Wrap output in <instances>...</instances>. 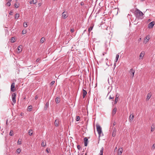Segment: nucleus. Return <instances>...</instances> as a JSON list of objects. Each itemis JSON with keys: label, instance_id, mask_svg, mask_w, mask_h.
Listing matches in <instances>:
<instances>
[{"label": "nucleus", "instance_id": "obj_1", "mask_svg": "<svg viewBox=\"0 0 155 155\" xmlns=\"http://www.w3.org/2000/svg\"><path fill=\"white\" fill-rule=\"evenodd\" d=\"M134 14L136 17H138L141 19L143 18L142 16L144 15L142 12L137 8H136V10L134 12Z\"/></svg>", "mask_w": 155, "mask_h": 155}, {"label": "nucleus", "instance_id": "obj_2", "mask_svg": "<svg viewBox=\"0 0 155 155\" xmlns=\"http://www.w3.org/2000/svg\"><path fill=\"white\" fill-rule=\"evenodd\" d=\"M97 131L99 135V137L101 136V134L102 132V129L100 126L99 124H97L96 125Z\"/></svg>", "mask_w": 155, "mask_h": 155}, {"label": "nucleus", "instance_id": "obj_3", "mask_svg": "<svg viewBox=\"0 0 155 155\" xmlns=\"http://www.w3.org/2000/svg\"><path fill=\"white\" fill-rule=\"evenodd\" d=\"M16 94L15 93H13L12 95V97L13 103L15 104L16 103Z\"/></svg>", "mask_w": 155, "mask_h": 155}, {"label": "nucleus", "instance_id": "obj_4", "mask_svg": "<svg viewBox=\"0 0 155 155\" xmlns=\"http://www.w3.org/2000/svg\"><path fill=\"white\" fill-rule=\"evenodd\" d=\"M11 90L13 92H14L15 91V84L14 83H13L11 84Z\"/></svg>", "mask_w": 155, "mask_h": 155}, {"label": "nucleus", "instance_id": "obj_5", "mask_svg": "<svg viewBox=\"0 0 155 155\" xmlns=\"http://www.w3.org/2000/svg\"><path fill=\"white\" fill-rule=\"evenodd\" d=\"M61 15L62 17L64 19H65L68 17L67 12L65 11L62 13Z\"/></svg>", "mask_w": 155, "mask_h": 155}, {"label": "nucleus", "instance_id": "obj_6", "mask_svg": "<svg viewBox=\"0 0 155 155\" xmlns=\"http://www.w3.org/2000/svg\"><path fill=\"white\" fill-rule=\"evenodd\" d=\"M135 72V70L133 68L131 69L130 70V74L132 78L134 77Z\"/></svg>", "mask_w": 155, "mask_h": 155}, {"label": "nucleus", "instance_id": "obj_7", "mask_svg": "<svg viewBox=\"0 0 155 155\" xmlns=\"http://www.w3.org/2000/svg\"><path fill=\"white\" fill-rule=\"evenodd\" d=\"M22 51V46L21 45L19 46L18 47L17 49V52L18 53H20Z\"/></svg>", "mask_w": 155, "mask_h": 155}, {"label": "nucleus", "instance_id": "obj_8", "mask_svg": "<svg viewBox=\"0 0 155 155\" xmlns=\"http://www.w3.org/2000/svg\"><path fill=\"white\" fill-rule=\"evenodd\" d=\"M84 144L85 146H87L88 143V139L87 137H85L84 139Z\"/></svg>", "mask_w": 155, "mask_h": 155}, {"label": "nucleus", "instance_id": "obj_9", "mask_svg": "<svg viewBox=\"0 0 155 155\" xmlns=\"http://www.w3.org/2000/svg\"><path fill=\"white\" fill-rule=\"evenodd\" d=\"M119 96V95L118 94H117L116 95L114 101L115 104H116L117 103L118 101Z\"/></svg>", "mask_w": 155, "mask_h": 155}, {"label": "nucleus", "instance_id": "obj_10", "mask_svg": "<svg viewBox=\"0 0 155 155\" xmlns=\"http://www.w3.org/2000/svg\"><path fill=\"white\" fill-rule=\"evenodd\" d=\"M117 130L115 127H114L113 129V131L112 134V136L113 137H115L116 135Z\"/></svg>", "mask_w": 155, "mask_h": 155}, {"label": "nucleus", "instance_id": "obj_11", "mask_svg": "<svg viewBox=\"0 0 155 155\" xmlns=\"http://www.w3.org/2000/svg\"><path fill=\"white\" fill-rule=\"evenodd\" d=\"M150 39L149 37L147 36H146L144 38V43H146Z\"/></svg>", "mask_w": 155, "mask_h": 155}, {"label": "nucleus", "instance_id": "obj_12", "mask_svg": "<svg viewBox=\"0 0 155 155\" xmlns=\"http://www.w3.org/2000/svg\"><path fill=\"white\" fill-rule=\"evenodd\" d=\"M82 94L83 98H84L87 94V92L84 89L82 90Z\"/></svg>", "mask_w": 155, "mask_h": 155}, {"label": "nucleus", "instance_id": "obj_13", "mask_svg": "<svg viewBox=\"0 0 155 155\" xmlns=\"http://www.w3.org/2000/svg\"><path fill=\"white\" fill-rule=\"evenodd\" d=\"M154 24V21H152L150 22L149 25V27L150 28H152L153 27Z\"/></svg>", "mask_w": 155, "mask_h": 155}, {"label": "nucleus", "instance_id": "obj_14", "mask_svg": "<svg viewBox=\"0 0 155 155\" xmlns=\"http://www.w3.org/2000/svg\"><path fill=\"white\" fill-rule=\"evenodd\" d=\"M123 151V150L122 148H119L118 151V155H121V153H122V152Z\"/></svg>", "mask_w": 155, "mask_h": 155}, {"label": "nucleus", "instance_id": "obj_15", "mask_svg": "<svg viewBox=\"0 0 155 155\" xmlns=\"http://www.w3.org/2000/svg\"><path fill=\"white\" fill-rule=\"evenodd\" d=\"M134 115L133 114H130V116L129 118V121L130 122H132L134 119Z\"/></svg>", "mask_w": 155, "mask_h": 155}, {"label": "nucleus", "instance_id": "obj_16", "mask_svg": "<svg viewBox=\"0 0 155 155\" xmlns=\"http://www.w3.org/2000/svg\"><path fill=\"white\" fill-rule=\"evenodd\" d=\"M55 102L56 103L58 104L60 101V98L59 97H56L55 100Z\"/></svg>", "mask_w": 155, "mask_h": 155}, {"label": "nucleus", "instance_id": "obj_17", "mask_svg": "<svg viewBox=\"0 0 155 155\" xmlns=\"http://www.w3.org/2000/svg\"><path fill=\"white\" fill-rule=\"evenodd\" d=\"M54 124L56 126H58L59 125V120L58 119H56L55 120Z\"/></svg>", "mask_w": 155, "mask_h": 155}, {"label": "nucleus", "instance_id": "obj_18", "mask_svg": "<svg viewBox=\"0 0 155 155\" xmlns=\"http://www.w3.org/2000/svg\"><path fill=\"white\" fill-rule=\"evenodd\" d=\"M144 55V53H143V52H142L140 54L139 56V59H142Z\"/></svg>", "mask_w": 155, "mask_h": 155}, {"label": "nucleus", "instance_id": "obj_19", "mask_svg": "<svg viewBox=\"0 0 155 155\" xmlns=\"http://www.w3.org/2000/svg\"><path fill=\"white\" fill-rule=\"evenodd\" d=\"M117 109L116 107H115L113 109V111H112V113L113 116H114L116 114V113L117 112Z\"/></svg>", "mask_w": 155, "mask_h": 155}, {"label": "nucleus", "instance_id": "obj_20", "mask_svg": "<svg viewBox=\"0 0 155 155\" xmlns=\"http://www.w3.org/2000/svg\"><path fill=\"white\" fill-rule=\"evenodd\" d=\"M151 96V93H149L148 94L147 97L146 99L147 100H148L150 99Z\"/></svg>", "mask_w": 155, "mask_h": 155}, {"label": "nucleus", "instance_id": "obj_21", "mask_svg": "<svg viewBox=\"0 0 155 155\" xmlns=\"http://www.w3.org/2000/svg\"><path fill=\"white\" fill-rule=\"evenodd\" d=\"M37 2V0H32L30 2V4H35Z\"/></svg>", "mask_w": 155, "mask_h": 155}, {"label": "nucleus", "instance_id": "obj_22", "mask_svg": "<svg viewBox=\"0 0 155 155\" xmlns=\"http://www.w3.org/2000/svg\"><path fill=\"white\" fill-rule=\"evenodd\" d=\"M103 151H104V148L103 147H102L101 148V150L100 151L99 155H103Z\"/></svg>", "mask_w": 155, "mask_h": 155}, {"label": "nucleus", "instance_id": "obj_23", "mask_svg": "<svg viewBox=\"0 0 155 155\" xmlns=\"http://www.w3.org/2000/svg\"><path fill=\"white\" fill-rule=\"evenodd\" d=\"M11 0H9L5 4L6 5H8L9 6H10L11 5Z\"/></svg>", "mask_w": 155, "mask_h": 155}, {"label": "nucleus", "instance_id": "obj_24", "mask_svg": "<svg viewBox=\"0 0 155 155\" xmlns=\"http://www.w3.org/2000/svg\"><path fill=\"white\" fill-rule=\"evenodd\" d=\"M32 130L30 129L29 130L28 132V134H29V135L30 136H31L32 134Z\"/></svg>", "mask_w": 155, "mask_h": 155}, {"label": "nucleus", "instance_id": "obj_25", "mask_svg": "<svg viewBox=\"0 0 155 155\" xmlns=\"http://www.w3.org/2000/svg\"><path fill=\"white\" fill-rule=\"evenodd\" d=\"M48 105H49V102H47L45 104V107H44L45 109V110H46L47 109Z\"/></svg>", "mask_w": 155, "mask_h": 155}, {"label": "nucleus", "instance_id": "obj_26", "mask_svg": "<svg viewBox=\"0 0 155 155\" xmlns=\"http://www.w3.org/2000/svg\"><path fill=\"white\" fill-rule=\"evenodd\" d=\"M45 38H44L43 37L41 38L40 41V43H43L45 41Z\"/></svg>", "mask_w": 155, "mask_h": 155}, {"label": "nucleus", "instance_id": "obj_27", "mask_svg": "<svg viewBox=\"0 0 155 155\" xmlns=\"http://www.w3.org/2000/svg\"><path fill=\"white\" fill-rule=\"evenodd\" d=\"M19 14L18 13H16L15 15V19H18V18L19 17Z\"/></svg>", "mask_w": 155, "mask_h": 155}, {"label": "nucleus", "instance_id": "obj_28", "mask_svg": "<svg viewBox=\"0 0 155 155\" xmlns=\"http://www.w3.org/2000/svg\"><path fill=\"white\" fill-rule=\"evenodd\" d=\"M41 145L43 147H45L46 145V142H45L44 141H42Z\"/></svg>", "mask_w": 155, "mask_h": 155}, {"label": "nucleus", "instance_id": "obj_29", "mask_svg": "<svg viewBox=\"0 0 155 155\" xmlns=\"http://www.w3.org/2000/svg\"><path fill=\"white\" fill-rule=\"evenodd\" d=\"M32 106H31V105H30V106H29L28 108V110L29 111H31L32 110Z\"/></svg>", "mask_w": 155, "mask_h": 155}, {"label": "nucleus", "instance_id": "obj_30", "mask_svg": "<svg viewBox=\"0 0 155 155\" xmlns=\"http://www.w3.org/2000/svg\"><path fill=\"white\" fill-rule=\"evenodd\" d=\"M15 38L14 37H12L11 39V42L12 43H14L15 42Z\"/></svg>", "mask_w": 155, "mask_h": 155}, {"label": "nucleus", "instance_id": "obj_31", "mask_svg": "<svg viewBox=\"0 0 155 155\" xmlns=\"http://www.w3.org/2000/svg\"><path fill=\"white\" fill-rule=\"evenodd\" d=\"M93 28V26H90L88 28V31L89 33H90L92 29Z\"/></svg>", "mask_w": 155, "mask_h": 155}, {"label": "nucleus", "instance_id": "obj_32", "mask_svg": "<svg viewBox=\"0 0 155 155\" xmlns=\"http://www.w3.org/2000/svg\"><path fill=\"white\" fill-rule=\"evenodd\" d=\"M119 55L118 54H117L116 55V59H115V61L116 62H117V61H118V58H119Z\"/></svg>", "mask_w": 155, "mask_h": 155}, {"label": "nucleus", "instance_id": "obj_33", "mask_svg": "<svg viewBox=\"0 0 155 155\" xmlns=\"http://www.w3.org/2000/svg\"><path fill=\"white\" fill-rule=\"evenodd\" d=\"M80 118L79 116H77L76 117V121H79L80 120Z\"/></svg>", "mask_w": 155, "mask_h": 155}, {"label": "nucleus", "instance_id": "obj_34", "mask_svg": "<svg viewBox=\"0 0 155 155\" xmlns=\"http://www.w3.org/2000/svg\"><path fill=\"white\" fill-rule=\"evenodd\" d=\"M19 4H17V3H15V8H18L19 7Z\"/></svg>", "mask_w": 155, "mask_h": 155}, {"label": "nucleus", "instance_id": "obj_35", "mask_svg": "<svg viewBox=\"0 0 155 155\" xmlns=\"http://www.w3.org/2000/svg\"><path fill=\"white\" fill-rule=\"evenodd\" d=\"M13 131L11 130L9 133V135L11 136H12L13 135Z\"/></svg>", "mask_w": 155, "mask_h": 155}, {"label": "nucleus", "instance_id": "obj_36", "mask_svg": "<svg viewBox=\"0 0 155 155\" xmlns=\"http://www.w3.org/2000/svg\"><path fill=\"white\" fill-rule=\"evenodd\" d=\"M114 98V96H113L110 95L109 99H113Z\"/></svg>", "mask_w": 155, "mask_h": 155}, {"label": "nucleus", "instance_id": "obj_37", "mask_svg": "<svg viewBox=\"0 0 155 155\" xmlns=\"http://www.w3.org/2000/svg\"><path fill=\"white\" fill-rule=\"evenodd\" d=\"M23 26L25 28L27 27V24L26 22H24L23 23Z\"/></svg>", "mask_w": 155, "mask_h": 155}, {"label": "nucleus", "instance_id": "obj_38", "mask_svg": "<svg viewBox=\"0 0 155 155\" xmlns=\"http://www.w3.org/2000/svg\"><path fill=\"white\" fill-rule=\"evenodd\" d=\"M21 151V149L20 148L16 150V152L18 153H19Z\"/></svg>", "mask_w": 155, "mask_h": 155}, {"label": "nucleus", "instance_id": "obj_39", "mask_svg": "<svg viewBox=\"0 0 155 155\" xmlns=\"http://www.w3.org/2000/svg\"><path fill=\"white\" fill-rule=\"evenodd\" d=\"M21 140H20V139H19L18 141V142H17V144H21Z\"/></svg>", "mask_w": 155, "mask_h": 155}, {"label": "nucleus", "instance_id": "obj_40", "mask_svg": "<svg viewBox=\"0 0 155 155\" xmlns=\"http://www.w3.org/2000/svg\"><path fill=\"white\" fill-rule=\"evenodd\" d=\"M55 83V81H51L50 83V84L51 85H53Z\"/></svg>", "mask_w": 155, "mask_h": 155}, {"label": "nucleus", "instance_id": "obj_41", "mask_svg": "<svg viewBox=\"0 0 155 155\" xmlns=\"http://www.w3.org/2000/svg\"><path fill=\"white\" fill-rule=\"evenodd\" d=\"M155 148V144H154L152 146V149L153 150Z\"/></svg>", "mask_w": 155, "mask_h": 155}, {"label": "nucleus", "instance_id": "obj_42", "mask_svg": "<svg viewBox=\"0 0 155 155\" xmlns=\"http://www.w3.org/2000/svg\"><path fill=\"white\" fill-rule=\"evenodd\" d=\"M77 148H78V149L80 150L81 149V146L79 145H78V146H77Z\"/></svg>", "mask_w": 155, "mask_h": 155}, {"label": "nucleus", "instance_id": "obj_43", "mask_svg": "<svg viewBox=\"0 0 155 155\" xmlns=\"http://www.w3.org/2000/svg\"><path fill=\"white\" fill-rule=\"evenodd\" d=\"M154 128L153 127H151V132H153V131L154 130Z\"/></svg>", "mask_w": 155, "mask_h": 155}, {"label": "nucleus", "instance_id": "obj_44", "mask_svg": "<svg viewBox=\"0 0 155 155\" xmlns=\"http://www.w3.org/2000/svg\"><path fill=\"white\" fill-rule=\"evenodd\" d=\"M49 150H50V149H48V148H47L46 149V151L47 152V153H49Z\"/></svg>", "mask_w": 155, "mask_h": 155}, {"label": "nucleus", "instance_id": "obj_45", "mask_svg": "<svg viewBox=\"0 0 155 155\" xmlns=\"http://www.w3.org/2000/svg\"><path fill=\"white\" fill-rule=\"evenodd\" d=\"M74 28H72V29H71V32H74Z\"/></svg>", "mask_w": 155, "mask_h": 155}, {"label": "nucleus", "instance_id": "obj_46", "mask_svg": "<svg viewBox=\"0 0 155 155\" xmlns=\"http://www.w3.org/2000/svg\"><path fill=\"white\" fill-rule=\"evenodd\" d=\"M26 33V31H24L23 30V31H22V33L23 34H25Z\"/></svg>", "mask_w": 155, "mask_h": 155}, {"label": "nucleus", "instance_id": "obj_47", "mask_svg": "<svg viewBox=\"0 0 155 155\" xmlns=\"http://www.w3.org/2000/svg\"><path fill=\"white\" fill-rule=\"evenodd\" d=\"M81 5H84V3L83 2H81Z\"/></svg>", "mask_w": 155, "mask_h": 155}, {"label": "nucleus", "instance_id": "obj_48", "mask_svg": "<svg viewBox=\"0 0 155 155\" xmlns=\"http://www.w3.org/2000/svg\"><path fill=\"white\" fill-rule=\"evenodd\" d=\"M12 13L13 12H12V11H11L9 13V14L10 15H12Z\"/></svg>", "mask_w": 155, "mask_h": 155}, {"label": "nucleus", "instance_id": "obj_49", "mask_svg": "<svg viewBox=\"0 0 155 155\" xmlns=\"http://www.w3.org/2000/svg\"><path fill=\"white\" fill-rule=\"evenodd\" d=\"M40 60V59L39 58H38L37 60H36V61L37 62H38Z\"/></svg>", "mask_w": 155, "mask_h": 155}, {"label": "nucleus", "instance_id": "obj_50", "mask_svg": "<svg viewBox=\"0 0 155 155\" xmlns=\"http://www.w3.org/2000/svg\"><path fill=\"white\" fill-rule=\"evenodd\" d=\"M41 3H39L38 4V6H40L41 5Z\"/></svg>", "mask_w": 155, "mask_h": 155}, {"label": "nucleus", "instance_id": "obj_51", "mask_svg": "<svg viewBox=\"0 0 155 155\" xmlns=\"http://www.w3.org/2000/svg\"><path fill=\"white\" fill-rule=\"evenodd\" d=\"M38 96L37 95H36L35 97V100H37V99H38Z\"/></svg>", "mask_w": 155, "mask_h": 155}, {"label": "nucleus", "instance_id": "obj_52", "mask_svg": "<svg viewBox=\"0 0 155 155\" xmlns=\"http://www.w3.org/2000/svg\"><path fill=\"white\" fill-rule=\"evenodd\" d=\"M116 124V123L115 122H114V123H113V126L115 125Z\"/></svg>", "mask_w": 155, "mask_h": 155}, {"label": "nucleus", "instance_id": "obj_53", "mask_svg": "<svg viewBox=\"0 0 155 155\" xmlns=\"http://www.w3.org/2000/svg\"><path fill=\"white\" fill-rule=\"evenodd\" d=\"M141 38H139V40H138V41H141Z\"/></svg>", "mask_w": 155, "mask_h": 155}, {"label": "nucleus", "instance_id": "obj_54", "mask_svg": "<svg viewBox=\"0 0 155 155\" xmlns=\"http://www.w3.org/2000/svg\"><path fill=\"white\" fill-rule=\"evenodd\" d=\"M23 114H23V113H21V116H22V115H23Z\"/></svg>", "mask_w": 155, "mask_h": 155}, {"label": "nucleus", "instance_id": "obj_55", "mask_svg": "<svg viewBox=\"0 0 155 155\" xmlns=\"http://www.w3.org/2000/svg\"><path fill=\"white\" fill-rule=\"evenodd\" d=\"M134 10H131V12H133V13H134Z\"/></svg>", "mask_w": 155, "mask_h": 155}, {"label": "nucleus", "instance_id": "obj_56", "mask_svg": "<svg viewBox=\"0 0 155 155\" xmlns=\"http://www.w3.org/2000/svg\"><path fill=\"white\" fill-rule=\"evenodd\" d=\"M86 31V30H85L84 31V32H85Z\"/></svg>", "mask_w": 155, "mask_h": 155}, {"label": "nucleus", "instance_id": "obj_57", "mask_svg": "<svg viewBox=\"0 0 155 155\" xmlns=\"http://www.w3.org/2000/svg\"><path fill=\"white\" fill-rule=\"evenodd\" d=\"M85 155H87V153H86L85 154Z\"/></svg>", "mask_w": 155, "mask_h": 155}, {"label": "nucleus", "instance_id": "obj_58", "mask_svg": "<svg viewBox=\"0 0 155 155\" xmlns=\"http://www.w3.org/2000/svg\"><path fill=\"white\" fill-rule=\"evenodd\" d=\"M54 1H55V0H53Z\"/></svg>", "mask_w": 155, "mask_h": 155}]
</instances>
